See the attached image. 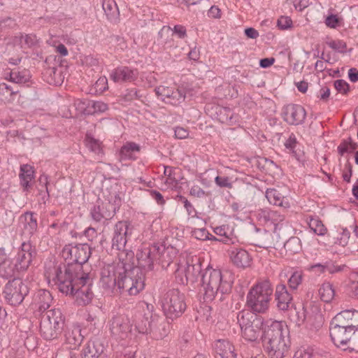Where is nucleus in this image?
Masks as SVG:
<instances>
[{
  "label": "nucleus",
  "instance_id": "f257e3e1",
  "mask_svg": "<svg viewBox=\"0 0 358 358\" xmlns=\"http://www.w3.org/2000/svg\"><path fill=\"white\" fill-rule=\"evenodd\" d=\"M119 256L118 262L101 268L100 285L109 293L135 296L145 287V274L138 268H134L131 263L132 252L122 251Z\"/></svg>",
  "mask_w": 358,
  "mask_h": 358
},
{
  "label": "nucleus",
  "instance_id": "f03ea898",
  "mask_svg": "<svg viewBox=\"0 0 358 358\" xmlns=\"http://www.w3.org/2000/svg\"><path fill=\"white\" fill-rule=\"evenodd\" d=\"M91 251L90 246L86 243L65 245L62 250V255L68 262L67 264H59L46 267L45 275L48 282L71 275L78 278V280L83 282L82 276L85 273L83 272V265L88 261Z\"/></svg>",
  "mask_w": 358,
  "mask_h": 358
},
{
  "label": "nucleus",
  "instance_id": "7ed1b4c3",
  "mask_svg": "<svg viewBox=\"0 0 358 358\" xmlns=\"http://www.w3.org/2000/svg\"><path fill=\"white\" fill-rule=\"evenodd\" d=\"M201 281L203 299L206 302L213 300L222 301L226 295L231 293L233 282L230 275L219 269L208 267L202 275Z\"/></svg>",
  "mask_w": 358,
  "mask_h": 358
},
{
  "label": "nucleus",
  "instance_id": "20e7f679",
  "mask_svg": "<svg viewBox=\"0 0 358 358\" xmlns=\"http://www.w3.org/2000/svg\"><path fill=\"white\" fill-rule=\"evenodd\" d=\"M287 327L283 322L271 321L266 325L264 331V343L271 358H284L288 352L285 342Z\"/></svg>",
  "mask_w": 358,
  "mask_h": 358
},
{
  "label": "nucleus",
  "instance_id": "39448f33",
  "mask_svg": "<svg viewBox=\"0 0 358 358\" xmlns=\"http://www.w3.org/2000/svg\"><path fill=\"white\" fill-rule=\"evenodd\" d=\"M83 282L78 280V278L71 275L63 278L64 279L55 278L51 281L56 285L59 292L66 295H75L79 305L84 306L90 303L93 297V292L87 285L89 276L87 273L83 274Z\"/></svg>",
  "mask_w": 358,
  "mask_h": 358
},
{
  "label": "nucleus",
  "instance_id": "423d86ee",
  "mask_svg": "<svg viewBox=\"0 0 358 358\" xmlns=\"http://www.w3.org/2000/svg\"><path fill=\"white\" fill-rule=\"evenodd\" d=\"M273 287L268 280H264L252 287L247 295V306L255 313H263L268 308Z\"/></svg>",
  "mask_w": 358,
  "mask_h": 358
},
{
  "label": "nucleus",
  "instance_id": "0eeeda50",
  "mask_svg": "<svg viewBox=\"0 0 358 358\" xmlns=\"http://www.w3.org/2000/svg\"><path fill=\"white\" fill-rule=\"evenodd\" d=\"M65 318L59 309H51L41 315L40 333L47 340L57 339L61 334L64 325Z\"/></svg>",
  "mask_w": 358,
  "mask_h": 358
},
{
  "label": "nucleus",
  "instance_id": "6e6552de",
  "mask_svg": "<svg viewBox=\"0 0 358 358\" xmlns=\"http://www.w3.org/2000/svg\"><path fill=\"white\" fill-rule=\"evenodd\" d=\"M241 329V336L248 341H255L259 337L263 327V319L249 311H241L237 315Z\"/></svg>",
  "mask_w": 358,
  "mask_h": 358
},
{
  "label": "nucleus",
  "instance_id": "1a4fd4ad",
  "mask_svg": "<svg viewBox=\"0 0 358 358\" xmlns=\"http://www.w3.org/2000/svg\"><path fill=\"white\" fill-rule=\"evenodd\" d=\"M161 303L164 315L171 319L181 316L187 307L185 295L178 289L168 290L162 296Z\"/></svg>",
  "mask_w": 358,
  "mask_h": 358
},
{
  "label": "nucleus",
  "instance_id": "9d476101",
  "mask_svg": "<svg viewBox=\"0 0 358 358\" xmlns=\"http://www.w3.org/2000/svg\"><path fill=\"white\" fill-rule=\"evenodd\" d=\"M3 293L8 303L15 306L24 301L29 294V287L21 278H14L6 284Z\"/></svg>",
  "mask_w": 358,
  "mask_h": 358
},
{
  "label": "nucleus",
  "instance_id": "9b49d317",
  "mask_svg": "<svg viewBox=\"0 0 358 358\" xmlns=\"http://www.w3.org/2000/svg\"><path fill=\"white\" fill-rule=\"evenodd\" d=\"M36 247L31 241H23L18 249L15 259L18 270L21 271H27L34 259L36 257Z\"/></svg>",
  "mask_w": 358,
  "mask_h": 358
},
{
  "label": "nucleus",
  "instance_id": "f8f14e48",
  "mask_svg": "<svg viewBox=\"0 0 358 358\" xmlns=\"http://www.w3.org/2000/svg\"><path fill=\"white\" fill-rule=\"evenodd\" d=\"M131 230L129 222L124 220L117 222L114 226L112 248L120 251L122 250L124 252V249L128 237L131 234Z\"/></svg>",
  "mask_w": 358,
  "mask_h": 358
},
{
  "label": "nucleus",
  "instance_id": "ddd939ff",
  "mask_svg": "<svg viewBox=\"0 0 358 358\" xmlns=\"http://www.w3.org/2000/svg\"><path fill=\"white\" fill-rule=\"evenodd\" d=\"M157 250L155 248V244L143 245L138 248L136 252L138 266H134V268H138L142 272L141 268L145 271L153 270L156 260L155 252H157Z\"/></svg>",
  "mask_w": 358,
  "mask_h": 358
},
{
  "label": "nucleus",
  "instance_id": "4468645a",
  "mask_svg": "<svg viewBox=\"0 0 358 358\" xmlns=\"http://www.w3.org/2000/svg\"><path fill=\"white\" fill-rule=\"evenodd\" d=\"M111 336L116 340H124L131 331L129 319L123 315H116L109 322Z\"/></svg>",
  "mask_w": 358,
  "mask_h": 358
},
{
  "label": "nucleus",
  "instance_id": "2eb2a0df",
  "mask_svg": "<svg viewBox=\"0 0 358 358\" xmlns=\"http://www.w3.org/2000/svg\"><path fill=\"white\" fill-rule=\"evenodd\" d=\"M306 117V110L299 104L292 103L283 107L282 118L290 125H299L303 124Z\"/></svg>",
  "mask_w": 358,
  "mask_h": 358
},
{
  "label": "nucleus",
  "instance_id": "dca6fc26",
  "mask_svg": "<svg viewBox=\"0 0 358 358\" xmlns=\"http://www.w3.org/2000/svg\"><path fill=\"white\" fill-rule=\"evenodd\" d=\"M329 331L333 343L337 346L345 345L351 340L353 341L355 331L340 325L333 319L330 324Z\"/></svg>",
  "mask_w": 358,
  "mask_h": 358
},
{
  "label": "nucleus",
  "instance_id": "f3484780",
  "mask_svg": "<svg viewBox=\"0 0 358 358\" xmlns=\"http://www.w3.org/2000/svg\"><path fill=\"white\" fill-rule=\"evenodd\" d=\"M18 229L22 236L31 237L38 229L37 217L35 213L27 211L22 214L18 219Z\"/></svg>",
  "mask_w": 358,
  "mask_h": 358
},
{
  "label": "nucleus",
  "instance_id": "a211bd4d",
  "mask_svg": "<svg viewBox=\"0 0 358 358\" xmlns=\"http://www.w3.org/2000/svg\"><path fill=\"white\" fill-rule=\"evenodd\" d=\"M201 271V264L199 258H192L187 260L186 266L183 268L180 266L176 271L177 275L184 273L185 280L181 279L182 284L188 283V282H194L198 278Z\"/></svg>",
  "mask_w": 358,
  "mask_h": 358
},
{
  "label": "nucleus",
  "instance_id": "6ab92c4d",
  "mask_svg": "<svg viewBox=\"0 0 358 358\" xmlns=\"http://www.w3.org/2000/svg\"><path fill=\"white\" fill-rule=\"evenodd\" d=\"M138 76L137 69L122 66L112 71L110 78L115 83H132L138 79Z\"/></svg>",
  "mask_w": 358,
  "mask_h": 358
},
{
  "label": "nucleus",
  "instance_id": "aec40b11",
  "mask_svg": "<svg viewBox=\"0 0 358 358\" xmlns=\"http://www.w3.org/2000/svg\"><path fill=\"white\" fill-rule=\"evenodd\" d=\"M155 248L158 249L157 252H155V262L159 264L163 269H166L176 257V248L170 245L166 247L162 244H155Z\"/></svg>",
  "mask_w": 358,
  "mask_h": 358
},
{
  "label": "nucleus",
  "instance_id": "412c9836",
  "mask_svg": "<svg viewBox=\"0 0 358 358\" xmlns=\"http://www.w3.org/2000/svg\"><path fill=\"white\" fill-rule=\"evenodd\" d=\"M257 217L258 220L264 224H273L274 226V233L277 232V229L282 222L285 220V215L280 213L270 210L260 209L257 212Z\"/></svg>",
  "mask_w": 358,
  "mask_h": 358
},
{
  "label": "nucleus",
  "instance_id": "4be33fe9",
  "mask_svg": "<svg viewBox=\"0 0 358 358\" xmlns=\"http://www.w3.org/2000/svg\"><path fill=\"white\" fill-rule=\"evenodd\" d=\"M206 112L210 117L217 119L224 124L233 122L234 113L231 108L220 105L207 104L205 107Z\"/></svg>",
  "mask_w": 358,
  "mask_h": 358
},
{
  "label": "nucleus",
  "instance_id": "5701e85b",
  "mask_svg": "<svg viewBox=\"0 0 358 358\" xmlns=\"http://www.w3.org/2000/svg\"><path fill=\"white\" fill-rule=\"evenodd\" d=\"M338 324L351 329H355L358 324V311L355 310H345L338 313L334 318Z\"/></svg>",
  "mask_w": 358,
  "mask_h": 358
},
{
  "label": "nucleus",
  "instance_id": "b1692460",
  "mask_svg": "<svg viewBox=\"0 0 358 358\" xmlns=\"http://www.w3.org/2000/svg\"><path fill=\"white\" fill-rule=\"evenodd\" d=\"M171 325L166 319L154 314L152 325L150 327V334L157 339H162L168 335L170 331Z\"/></svg>",
  "mask_w": 358,
  "mask_h": 358
},
{
  "label": "nucleus",
  "instance_id": "393cba45",
  "mask_svg": "<svg viewBox=\"0 0 358 358\" xmlns=\"http://www.w3.org/2000/svg\"><path fill=\"white\" fill-rule=\"evenodd\" d=\"M230 259L237 267L246 268L250 266L252 258L248 252L241 248L233 247L228 250Z\"/></svg>",
  "mask_w": 358,
  "mask_h": 358
},
{
  "label": "nucleus",
  "instance_id": "a878e982",
  "mask_svg": "<svg viewBox=\"0 0 358 358\" xmlns=\"http://www.w3.org/2000/svg\"><path fill=\"white\" fill-rule=\"evenodd\" d=\"M52 296L49 291L40 289L37 291L33 297V306L41 315L48 311L52 302Z\"/></svg>",
  "mask_w": 358,
  "mask_h": 358
},
{
  "label": "nucleus",
  "instance_id": "bb28decb",
  "mask_svg": "<svg viewBox=\"0 0 358 358\" xmlns=\"http://www.w3.org/2000/svg\"><path fill=\"white\" fill-rule=\"evenodd\" d=\"M103 350V347L99 342L88 341L79 355L71 354L70 358H97Z\"/></svg>",
  "mask_w": 358,
  "mask_h": 358
},
{
  "label": "nucleus",
  "instance_id": "cd10ccee",
  "mask_svg": "<svg viewBox=\"0 0 358 358\" xmlns=\"http://www.w3.org/2000/svg\"><path fill=\"white\" fill-rule=\"evenodd\" d=\"M64 338L65 343L69 345V348L76 349L83 340L80 327L78 324L68 327L64 331Z\"/></svg>",
  "mask_w": 358,
  "mask_h": 358
},
{
  "label": "nucleus",
  "instance_id": "c85d7f7f",
  "mask_svg": "<svg viewBox=\"0 0 358 358\" xmlns=\"http://www.w3.org/2000/svg\"><path fill=\"white\" fill-rule=\"evenodd\" d=\"M293 358H332L329 352L319 348L301 347L294 353Z\"/></svg>",
  "mask_w": 358,
  "mask_h": 358
},
{
  "label": "nucleus",
  "instance_id": "c756f323",
  "mask_svg": "<svg viewBox=\"0 0 358 358\" xmlns=\"http://www.w3.org/2000/svg\"><path fill=\"white\" fill-rule=\"evenodd\" d=\"M0 255L3 256V259L0 262V278L9 279L15 275L16 271H20L17 264L13 263V260L6 256L3 248H0Z\"/></svg>",
  "mask_w": 358,
  "mask_h": 358
},
{
  "label": "nucleus",
  "instance_id": "7c9ffc66",
  "mask_svg": "<svg viewBox=\"0 0 358 358\" xmlns=\"http://www.w3.org/2000/svg\"><path fill=\"white\" fill-rule=\"evenodd\" d=\"M275 299L278 308L280 310H287L292 301V296L285 284H279L275 287Z\"/></svg>",
  "mask_w": 358,
  "mask_h": 358
},
{
  "label": "nucleus",
  "instance_id": "2f4dec72",
  "mask_svg": "<svg viewBox=\"0 0 358 358\" xmlns=\"http://www.w3.org/2000/svg\"><path fill=\"white\" fill-rule=\"evenodd\" d=\"M121 199L119 195L115 192L110 195L106 201L101 205L102 211L105 213V220H108L113 217L116 211L119 209Z\"/></svg>",
  "mask_w": 358,
  "mask_h": 358
},
{
  "label": "nucleus",
  "instance_id": "473e14b6",
  "mask_svg": "<svg viewBox=\"0 0 358 358\" xmlns=\"http://www.w3.org/2000/svg\"><path fill=\"white\" fill-rule=\"evenodd\" d=\"M214 348L216 353L221 358H236L234 346L228 340L219 339L216 341Z\"/></svg>",
  "mask_w": 358,
  "mask_h": 358
},
{
  "label": "nucleus",
  "instance_id": "72a5a7b5",
  "mask_svg": "<svg viewBox=\"0 0 358 358\" xmlns=\"http://www.w3.org/2000/svg\"><path fill=\"white\" fill-rule=\"evenodd\" d=\"M141 151V146L134 142H127L120 150V161L131 160L137 159V154Z\"/></svg>",
  "mask_w": 358,
  "mask_h": 358
},
{
  "label": "nucleus",
  "instance_id": "f704fd0d",
  "mask_svg": "<svg viewBox=\"0 0 358 358\" xmlns=\"http://www.w3.org/2000/svg\"><path fill=\"white\" fill-rule=\"evenodd\" d=\"M5 78L16 84H25L29 81L31 76L28 70L15 68L6 73Z\"/></svg>",
  "mask_w": 358,
  "mask_h": 358
},
{
  "label": "nucleus",
  "instance_id": "c9c22d12",
  "mask_svg": "<svg viewBox=\"0 0 358 358\" xmlns=\"http://www.w3.org/2000/svg\"><path fill=\"white\" fill-rule=\"evenodd\" d=\"M19 177L20 179V185L23 187V189L28 191L34 178V168L29 164L21 165Z\"/></svg>",
  "mask_w": 358,
  "mask_h": 358
},
{
  "label": "nucleus",
  "instance_id": "e433bc0d",
  "mask_svg": "<svg viewBox=\"0 0 358 358\" xmlns=\"http://www.w3.org/2000/svg\"><path fill=\"white\" fill-rule=\"evenodd\" d=\"M266 197L272 205L283 207L284 208L289 207L287 199L275 189H268L266 192Z\"/></svg>",
  "mask_w": 358,
  "mask_h": 358
},
{
  "label": "nucleus",
  "instance_id": "4c0bfd02",
  "mask_svg": "<svg viewBox=\"0 0 358 358\" xmlns=\"http://www.w3.org/2000/svg\"><path fill=\"white\" fill-rule=\"evenodd\" d=\"M19 90L12 86L2 83L0 84V99L4 102L11 103L18 96Z\"/></svg>",
  "mask_w": 358,
  "mask_h": 358
},
{
  "label": "nucleus",
  "instance_id": "58836bf2",
  "mask_svg": "<svg viewBox=\"0 0 358 358\" xmlns=\"http://www.w3.org/2000/svg\"><path fill=\"white\" fill-rule=\"evenodd\" d=\"M154 315L152 313L145 314L136 321L135 327L140 334H149L150 327L152 325Z\"/></svg>",
  "mask_w": 358,
  "mask_h": 358
},
{
  "label": "nucleus",
  "instance_id": "ea45409f",
  "mask_svg": "<svg viewBox=\"0 0 358 358\" xmlns=\"http://www.w3.org/2000/svg\"><path fill=\"white\" fill-rule=\"evenodd\" d=\"M319 296L325 303L331 302L335 296V290L329 282L323 283L318 290Z\"/></svg>",
  "mask_w": 358,
  "mask_h": 358
},
{
  "label": "nucleus",
  "instance_id": "a19ab883",
  "mask_svg": "<svg viewBox=\"0 0 358 358\" xmlns=\"http://www.w3.org/2000/svg\"><path fill=\"white\" fill-rule=\"evenodd\" d=\"M285 249L290 254L299 252L301 249V241L298 237L292 236L284 243Z\"/></svg>",
  "mask_w": 358,
  "mask_h": 358
},
{
  "label": "nucleus",
  "instance_id": "79ce46f5",
  "mask_svg": "<svg viewBox=\"0 0 358 358\" xmlns=\"http://www.w3.org/2000/svg\"><path fill=\"white\" fill-rule=\"evenodd\" d=\"M178 169L171 166H164V174L166 177V183L169 184L171 187H176L179 180L176 176Z\"/></svg>",
  "mask_w": 358,
  "mask_h": 358
},
{
  "label": "nucleus",
  "instance_id": "37998d69",
  "mask_svg": "<svg viewBox=\"0 0 358 358\" xmlns=\"http://www.w3.org/2000/svg\"><path fill=\"white\" fill-rule=\"evenodd\" d=\"M185 99V93L182 90L175 89L165 102L173 106H177Z\"/></svg>",
  "mask_w": 358,
  "mask_h": 358
},
{
  "label": "nucleus",
  "instance_id": "c03bdc74",
  "mask_svg": "<svg viewBox=\"0 0 358 358\" xmlns=\"http://www.w3.org/2000/svg\"><path fill=\"white\" fill-rule=\"evenodd\" d=\"M308 225L311 230L319 236L324 235L327 231L322 221L317 218L310 217V221L308 222Z\"/></svg>",
  "mask_w": 358,
  "mask_h": 358
},
{
  "label": "nucleus",
  "instance_id": "a18cd8bd",
  "mask_svg": "<svg viewBox=\"0 0 358 358\" xmlns=\"http://www.w3.org/2000/svg\"><path fill=\"white\" fill-rule=\"evenodd\" d=\"M86 146L92 151L96 154L101 152V142L99 140L95 139L90 135H87L85 137Z\"/></svg>",
  "mask_w": 358,
  "mask_h": 358
},
{
  "label": "nucleus",
  "instance_id": "49530a36",
  "mask_svg": "<svg viewBox=\"0 0 358 358\" xmlns=\"http://www.w3.org/2000/svg\"><path fill=\"white\" fill-rule=\"evenodd\" d=\"M303 275L301 271H294L292 273L288 280L289 287L292 289H296L302 282Z\"/></svg>",
  "mask_w": 358,
  "mask_h": 358
},
{
  "label": "nucleus",
  "instance_id": "de8ad7c7",
  "mask_svg": "<svg viewBox=\"0 0 358 358\" xmlns=\"http://www.w3.org/2000/svg\"><path fill=\"white\" fill-rule=\"evenodd\" d=\"M192 235L195 238L201 241H206L210 239V234L205 227L194 228L192 231Z\"/></svg>",
  "mask_w": 358,
  "mask_h": 358
},
{
  "label": "nucleus",
  "instance_id": "09e8293b",
  "mask_svg": "<svg viewBox=\"0 0 358 358\" xmlns=\"http://www.w3.org/2000/svg\"><path fill=\"white\" fill-rule=\"evenodd\" d=\"M102 7L107 16L113 15L117 9L114 0H103Z\"/></svg>",
  "mask_w": 358,
  "mask_h": 358
},
{
  "label": "nucleus",
  "instance_id": "8fccbe9b",
  "mask_svg": "<svg viewBox=\"0 0 358 358\" xmlns=\"http://www.w3.org/2000/svg\"><path fill=\"white\" fill-rule=\"evenodd\" d=\"M334 85L337 92L342 94H347L350 91V85L344 80L340 79L335 80Z\"/></svg>",
  "mask_w": 358,
  "mask_h": 358
},
{
  "label": "nucleus",
  "instance_id": "3c124183",
  "mask_svg": "<svg viewBox=\"0 0 358 358\" xmlns=\"http://www.w3.org/2000/svg\"><path fill=\"white\" fill-rule=\"evenodd\" d=\"M327 45L331 49L338 51L341 53H344L346 51L347 45L346 43L341 40L331 41L327 43Z\"/></svg>",
  "mask_w": 358,
  "mask_h": 358
},
{
  "label": "nucleus",
  "instance_id": "603ef678",
  "mask_svg": "<svg viewBox=\"0 0 358 358\" xmlns=\"http://www.w3.org/2000/svg\"><path fill=\"white\" fill-rule=\"evenodd\" d=\"M350 237V232L347 229H343V231L339 234V236L336 238V244H338L343 247H345L348 243Z\"/></svg>",
  "mask_w": 358,
  "mask_h": 358
},
{
  "label": "nucleus",
  "instance_id": "864d4df0",
  "mask_svg": "<svg viewBox=\"0 0 358 358\" xmlns=\"http://www.w3.org/2000/svg\"><path fill=\"white\" fill-rule=\"evenodd\" d=\"M141 97L142 96L138 94V91L136 88L127 89L123 95V99L127 101L140 99Z\"/></svg>",
  "mask_w": 358,
  "mask_h": 358
},
{
  "label": "nucleus",
  "instance_id": "5fc2aeb1",
  "mask_svg": "<svg viewBox=\"0 0 358 358\" xmlns=\"http://www.w3.org/2000/svg\"><path fill=\"white\" fill-rule=\"evenodd\" d=\"M92 219L96 222H101L102 220H105V213L102 211L101 206H94L90 212Z\"/></svg>",
  "mask_w": 358,
  "mask_h": 358
},
{
  "label": "nucleus",
  "instance_id": "6e6d98bb",
  "mask_svg": "<svg viewBox=\"0 0 358 358\" xmlns=\"http://www.w3.org/2000/svg\"><path fill=\"white\" fill-rule=\"evenodd\" d=\"M174 90L169 87L159 86L155 89V92L158 96H161L162 100L165 101Z\"/></svg>",
  "mask_w": 358,
  "mask_h": 358
},
{
  "label": "nucleus",
  "instance_id": "4d7b16f0",
  "mask_svg": "<svg viewBox=\"0 0 358 358\" xmlns=\"http://www.w3.org/2000/svg\"><path fill=\"white\" fill-rule=\"evenodd\" d=\"M322 267L323 269H327V271L329 273L333 274L342 271L345 267V265H335L331 262H326Z\"/></svg>",
  "mask_w": 358,
  "mask_h": 358
},
{
  "label": "nucleus",
  "instance_id": "13d9d810",
  "mask_svg": "<svg viewBox=\"0 0 358 358\" xmlns=\"http://www.w3.org/2000/svg\"><path fill=\"white\" fill-rule=\"evenodd\" d=\"M292 25V20L289 17L281 16L277 21V26L281 30L290 28Z\"/></svg>",
  "mask_w": 358,
  "mask_h": 358
},
{
  "label": "nucleus",
  "instance_id": "bf43d9fd",
  "mask_svg": "<svg viewBox=\"0 0 358 358\" xmlns=\"http://www.w3.org/2000/svg\"><path fill=\"white\" fill-rule=\"evenodd\" d=\"M167 30H170V31H171L173 34L177 35L179 38H185L187 36L186 28L180 24L174 26L173 29L169 27Z\"/></svg>",
  "mask_w": 358,
  "mask_h": 358
},
{
  "label": "nucleus",
  "instance_id": "052dcab7",
  "mask_svg": "<svg viewBox=\"0 0 358 358\" xmlns=\"http://www.w3.org/2000/svg\"><path fill=\"white\" fill-rule=\"evenodd\" d=\"M215 232L218 236H222V238L219 239L220 241L223 242L225 244L234 243L232 238L227 236V233L222 227H216Z\"/></svg>",
  "mask_w": 358,
  "mask_h": 358
},
{
  "label": "nucleus",
  "instance_id": "680f3d73",
  "mask_svg": "<svg viewBox=\"0 0 358 358\" xmlns=\"http://www.w3.org/2000/svg\"><path fill=\"white\" fill-rule=\"evenodd\" d=\"M339 23L340 18L336 15L331 14L325 20L326 25L330 28H336Z\"/></svg>",
  "mask_w": 358,
  "mask_h": 358
},
{
  "label": "nucleus",
  "instance_id": "e2e57ef3",
  "mask_svg": "<svg viewBox=\"0 0 358 358\" xmlns=\"http://www.w3.org/2000/svg\"><path fill=\"white\" fill-rule=\"evenodd\" d=\"M350 141H349V137L346 139L342 140V141L337 148L338 154L343 156L345 153L350 152Z\"/></svg>",
  "mask_w": 358,
  "mask_h": 358
},
{
  "label": "nucleus",
  "instance_id": "0e129e2a",
  "mask_svg": "<svg viewBox=\"0 0 358 358\" xmlns=\"http://www.w3.org/2000/svg\"><path fill=\"white\" fill-rule=\"evenodd\" d=\"M215 182L216 185L220 187H227V188H231L232 184L229 180V178L228 177H222L217 176L215 178Z\"/></svg>",
  "mask_w": 358,
  "mask_h": 358
},
{
  "label": "nucleus",
  "instance_id": "69168bd1",
  "mask_svg": "<svg viewBox=\"0 0 358 358\" xmlns=\"http://www.w3.org/2000/svg\"><path fill=\"white\" fill-rule=\"evenodd\" d=\"M93 113H104L108 109V105L103 101H93L92 104Z\"/></svg>",
  "mask_w": 358,
  "mask_h": 358
},
{
  "label": "nucleus",
  "instance_id": "338daca9",
  "mask_svg": "<svg viewBox=\"0 0 358 358\" xmlns=\"http://www.w3.org/2000/svg\"><path fill=\"white\" fill-rule=\"evenodd\" d=\"M352 174V166L349 162H347L346 164H345L344 170L342 174L343 180L347 182H350Z\"/></svg>",
  "mask_w": 358,
  "mask_h": 358
},
{
  "label": "nucleus",
  "instance_id": "774afa93",
  "mask_svg": "<svg viewBox=\"0 0 358 358\" xmlns=\"http://www.w3.org/2000/svg\"><path fill=\"white\" fill-rule=\"evenodd\" d=\"M178 200L181 201L185 208L186 209L187 214L189 215H192V214L196 213V210L192 203L183 196H179Z\"/></svg>",
  "mask_w": 358,
  "mask_h": 358
}]
</instances>
